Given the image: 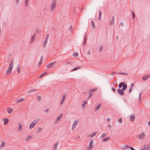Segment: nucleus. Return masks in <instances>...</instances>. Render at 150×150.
I'll list each match as a JSON object with an SVG mask.
<instances>
[{"label":"nucleus","mask_w":150,"mask_h":150,"mask_svg":"<svg viewBox=\"0 0 150 150\" xmlns=\"http://www.w3.org/2000/svg\"><path fill=\"white\" fill-rule=\"evenodd\" d=\"M93 143V139H91L90 141L89 145L87 148V150H92V149L94 147Z\"/></svg>","instance_id":"obj_1"},{"label":"nucleus","mask_w":150,"mask_h":150,"mask_svg":"<svg viewBox=\"0 0 150 150\" xmlns=\"http://www.w3.org/2000/svg\"><path fill=\"white\" fill-rule=\"evenodd\" d=\"M56 0H54L53 2H52L50 10L51 11H53L54 8L56 6Z\"/></svg>","instance_id":"obj_2"},{"label":"nucleus","mask_w":150,"mask_h":150,"mask_svg":"<svg viewBox=\"0 0 150 150\" xmlns=\"http://www.w3.org/2000/svg\"><path fill=\"white\" fill-rule=\"evenodd\" d=\"M77 122H78V121H74L72 126V130H73L76 127L78 124L77 123Z\"/></svg>","instance_id":"obj_3"},{"label":"nucleus","mask_w":150,"mask_h":150,"mask_svg":"<svg viewBox=\"0 0 150 150\" xmlns=\"http://www.w3.org/2000/svg\"><path fill=\"white\" fill-rule=\"evenodd\" d=\"M63 114H61L58 117H57V119H56L55 122V124H56L59 122V120L60 119L63 117Z\"/></svg>","instance_id":"obj_4"},{"label":"nucleus","mask_w":150,"mask_h":150,"mask_svg":"<svg viewBox=\"0 0 150 150\" xmlns=\"http://www.w3.org/2000/svg\"><path fill=\"white\" fill-rule=\"evenodd\" d=\"M49 37V34H47L46 36V37L45 38V40L44 42L43 46L44 47H45L46 46V44L47 43V41H48Z\"/></svg>","instance_id":"obj_5"},{"label":"nucleus","mask_w":150,"mask_h":150,"mask_svg":"<svg viewBox=\"0 0 150 150\" xmlns=\"http://www.w3.org/2000/svg\"><path fill=\"white\" fill-rule=\"evenodd\" d=\"M117 93L120 95L123 96L124 94V91H122L120 88H118L117 89Z\"/></svg>","instance_id":"obj_6"},{"label":"nucleus","mask_w":150,"mask_h":150,"mask_svg":"<svg viewBox=\"0 0 150 150\" xmlns=\"http://www.w3.org/2000/svg\"><path fill=\"white\" fill-rule=\"evenodd\" d=\"M14 61L13 60H11L10 62L9 65V68L13 69L14 66Z\"/></svg>","instance_id":"obj_7"},{"label":"nucleus","mask_w":150,"mask_h":150,"mask_svg":"<svg viewBox=\"0 0 150 150\" xmlns=\"http://www.w3.org/2000/svg\"><path fill=\"white\" fill-rule=\"evenodd\" d=\"M145 135L144 133H140L138 136L139 138L141 139H143L145 138Z\"/></svg>","instance_id":"obj_8"},{"label":"nucleus","mask_w":150,"mask_h":150,"mask_svg":"<svg viewBox=\"0 0 150 150\" xmlns=\"http://www.w3.org/2000/svg\"><path fill=\"white\" fill-rule=\"evenodd\" d=\"M130 119L131 121L133 122L134 121L135 118V115L134 114H132L130 115Z\"/></svg>","instance_id":"obj_9"},{"label":"nucleus","mask_w":150,"mask_h":150,"mask_svg":"<svg viewBox=\"0 0 150 150\" xmlns=\"http://www.w3.org/2000/svg\"><path fill=\"white\" fill-rule=\"evenodd\" d=\"M149 77H150V74L146 75L143 77L142 80L143 81H145Z\"/></svg>","instance_id":"obj_10"},{"label":"nucleus","mask_w":150,"mask_h":150,"mask_svg":"<svg viewBox=\"0 0 150 150\" xmlns=\"http://www.w3.org/2000/svg\"><path fill=\"white\" fill-rule=\"evenodd\" d=\"M12 69L9 68V67L8 68L6 71V76H8L11 73Z\"/></svg>","instance_id":"obj_11"},{"label":"nucleus","mask_w":150,"mask_h":150,"mask_svg":"<svg viewBox=\"0 0 150 150\" xmlns=\"http://www.w3.org/2000/svg\"><path fill=\"white\" fill-rule=\"evenodd\" d=\"M35 124L33 121H32L30 124L29 128L31 129L32 128H33L35 126Z\"/></svg>","instance_id":"obj_12"},{"label":"nucleus","mask_w":150,"mask_h":150,"mask_svg":"<svg viewBox=\"0 0 150 150\" xmlns=\"http://www.w3.org/2000/svg\"><path fill=\"white\" fill-rule=\"evenodd\" d=\"M54 64V62H52L47 65V67L48 68H50Z\"/></svg>","instance_id":"obj_13"},{"label":"nucleus","mask_w":150,"mask_h":150,"mask_svg":"<svg viewBox=\"0 0 150 150\" xmlns=\"http://www.w3.org/2000/svg\"><path fill=\"white\" fill-rule=\"evenodd\" d=\"M125 85H127L125 82H122L120 83L119 85V88H121L123 86Z\"/></svg>","instance_id":"obj_14"},{"label":"nucleus","mask_w":150,"mask_h":150,"mask_svg":"<svg viewBox=\"0 0 150 150\" xmlns=\"http://www.w3.org/2000/svg\"><path fill=\"white\" fill-rule=\"evenodd\" d=\"M115 22V18L114 16H112V19L111 20L110 22V25H113Z\"/></svg>","instance_id":"obj_15"},{"label":"nucleus","mask_w":150,"mask_h":150,"mask_svg":"<svg viewBox=\"0 0 150 150\" xmlns=\"http://www.w3.org/2000/svg\"><path fill=\"white\" fill-rule=\"evenodd\" d=\"M129 146L128 145H125L124 146V147L122 148V150H125L126 149H128L129 148Z\"/></svg>","instance_id":"obj_16"},{"label":"nucleus","mask_w":150,"mask_h":150,"mask_svg":"<svg viewBox=\"0 0 150 150\" xmlns=\"http://www.w3.org/2000/svg\"><path fill=\"white\" fill-rule=\"evenodd\" d=\"M101 106V104L100 103L98 105L95 107V111H97L99 110Z\"/></svg>","instance_id":"obj_17"},{"label":"nucleus","mask_w":150,"mask_h":150,"mask_svg":"<svg viewBox=\"0 0 150 150\" xmlns=\"http://www.w3.org/2000/svg\"><path fill=\"white\" fill-rule=\"evenodd\" d=\"M3 120L4 122V124L5 125L7 124L9 121V120L7 118H3Z\"/></svg>","instance_id":"obj_18"},{"label":"nucleus","mask_w":150,"mask_h":150,"mask_svg":"<svg viewBox=\"0 0 150 150\" xmlns=\"http://www.w3.org/2000/svg\"><path fill=\"white\" fill-rule=\"evenodd\" d=\"M5 146V143L4 141H2L0 146V148L1 149L3 148Z\"/></svg>","instance_id":"obj_19"},{"label":"nucleus","mask_w":150,"mask_h":150,"mask_svg":"<svg viewBox=\"0 0 150 150\" xmlns=\"http://www.w3.org/2000/svg\"><path fill=\"white\" fill-rule=\"evenodd\" d=\"M65 98V96L64 95L63 96L62 98V99L61 100V102H60V104L61 105H62L63 104V103L64 102Z\"/></svg>","instance_id":"obj_20"},{"label":"nucleus","mask_w":150,"mask_h":150,"mask_svg":"<svg viewBox=\"0 0 150 150\" xmlns=\"http://www.w3.org/2000/svg\"><path fill=\"white\" fill-rule=\"evenodd\" d=\"M18 129L19 131H21L22 129V124L20 123H18Z\"/></svg>","instance_id":"obj_21"},{"label":"nucleus","mask_w":150,"mask_h":150,"mask_svg":"<svg viewBox=\"0 0 150 150\" xmlns=\"http://www.w3.org/2000/svg\"><path fill=\"white\" fill-rule=\"evenodd\" d=\"M24 100V99L21 98L20 99H18L16 100V103H20Z\"/></svg>","instance_id":"obj_22"},{"label":"nucleus","mask_w":150,"mask_h":150,"mask_svg":"<svg viewBox=\"0 0 150 150\" xmlns=\"http://www.w3.org/2000/svg\"><path fill=\"white\" fill-rule=\"evenodd\" d=\"M35 35H36V33H35L33 34V35L32 36L31 38V41L33 42V41L35 39Z\"/></svg>","instance_id":"obj_23"},{"label":"nucleus","mask_w":150,"mask_h":150,"mask_svg":"<svg viewBox=\"0 0 150 150\" xmlns=\"http://www.w3.org/2000/svg\"><path fill=\"white\" fill-rule=\"evenodd\" d=\"M96 134V132H94V133H93L92 134H89L88 135V137H92L94 136H95Z\"/></svg>","instance_id":"obj_24"},{"label":"nucleus","mask_w":150,"mask_h":150,"mask_svg":"<svg viewBox=\"0 0 150 150\" xmlns=\"http://www.w3.org/2000/svg\"><path fill=\"white\" fill-rule=\"evenodd\" d=\"M81 68V67H80V66H78L77 67H74L73 69L71 71H74L77 70L78 69H80Z\"/></svg>","instance_id":"obj_25"},{"label":"nucleus","mask_w":150,"mask_h":150,"mask_svg":"<svg viewBox=\"0 0 150 150\" xmlns=\"http://www.w3.org/2000/svg\"><path fill=\"white\" fill-rule=\"evenodd\" d=\"M20 70H21L20 66L18 64L17 66V71L18 73H20Z\"/></svg>","instance_id":"obj_26"},{"label":"nucleus","mask_w":150,"mask_h":150,"mask_svg":"<svg viewBox=\"0 0 150 150\" xmlns=\"http://www.w3.org/2000/svg\"><path fill=\"white\" fill-rule=\"evenodd\" d=\"M7 111L8 113H11L12 112L13 110L11 108H8L7 109Z\"/></svg>","instance_id":"obj_27"},{"label":"nucleus","mask_w":150,"mask_h":150,"mask_svg":"<svg viewBox=\"0 0 150 150\" xmlns=\"http://www.w3.org/2000/svg\"><path fill=\"white\" fill-rule=\"evenodd\" d=\"M99 16H98V19L99 20H100V19H101V15H102L101 12L100 10H99Z\"/></svg>","instance_id":"obj_28"},{"label":"nucleus","mask_w":150,"mask_h":150,"mask_svg":"<svg viewBox=\"0 0 150 150\" xmlns=\"http://www.w3.org/2000/svg\"><path fill=\"white\" fill-rule=\"evenodd\" d=\"M146 150H150V143L146 145Z\"/></svg>","instance_id":"obj_29"},{"label":"nucleus","mask_w":150,"mask_h":150,"mask_svg":"<svg viewBox=\"0 0 150 150\" xmlns=\"http://www.w3.org/2000/svg\"><path fill=\"white\" fill-rule=\"evenodd\" d=\"M127 85H125L123 86V88L121 89V90L122 91H125V90H126V89L127 88Z\"/></svg>","instance_id":"obj_30"},{"label":"nucleus","mask_w":150,"mask_h":150,"mask_svg":"<svg viewBox=\"0 0 150 150\" xmlns=\"http://www.w3.org/2000/svg\"><path fill=\"white\" fill-rule=\"evenodd\" d=\"M110 137H108L103 139V140L104 142H106L110 140Z\"/></svg>","instance_id":"obj_31"},{"label":"nucleus","mask_w":150,"mask_h":150,"mask_svg":"<svg viewBox=\"0 0 150 150\" xmlns=\"http://www.w3.org/2000/svg\"><path fill=\"white\" fill-rule=\"evenodd\" d=\"M87 103V102L86 101H84L83 102V104L82 105V107L83 108L84 107H85Z\"/></svg>","instance_id":"obj_32"},{"label":"nucleus","mask_w":150,"mask_h":150,"mask_svg":"<svg viewBox=\"0 0 150 150\" xmlns=\"http://www.w3.org/2000/svg\"><path fill=\"white\" fill-rule=\"evenodd\" d=\"M98 89L97 88H96L92 89H91L89 90L90 91H91L92 92H94L96 91Z\"/></svg>","instance_id":"obj_33"},{"label":"nucleus","mask_w":150,"mask_h":150,"mask_svg":"<svg viewBox=\"0 0 150 150\" xmlns=\"http://www.w3.org/2000/svg\"><path fill=\"white\" fill-rule=\"evenodd\" d=\"M32 137L30 136H28L27 137L26 139V141H28L30 139H31Z\"/></svg>","instance_id":"obj_34"},{"label":"nucleus","mask_w":150,"mask_h":150,"mask_svg":"<svg viewBox=\"0 0 150 150\" xmlns=\"http://www.w3.org/2000/svg\"><path fill=\"white\" fill-rule=\"evenodd\" d=\"M39 120H40V118H38V119H36V120L33 121L34 122H35V123L36 124L37 123L39 122Z\"/></svg>","instance_id":"obj_35"},{"label":"nucleus","mask_w":150,"mask_h":150,"mask_svg":"<svg viewBox=\"0 0 150 150\" xmlns=\"http://www.w3.org/2000/svg\"><path fill=\"white\" fill-rule=\"evenodd\" d=\"M29 0H25V5L26 6H28V2Z\"/></svg>","instance_id":"obj_36"},{"label":"nucleus","mask_w":150,"mask_h":150,"mask_svg":"<svg viewBox=\"0 0 150 150\" xmlns=\"http://www.w3.org/2000/svg\"><path fill=\"white\" fill-rule=\"evenodd\" d=\"M69 30H70V32L71 33H72L73 30V29L72 28V25H71L70 26L69 28Z\"/></svg>","instance_id":"obj_37"},{"label":"nucleus","mask_w":150,"mask_h":150,"mask_svg":"<svg viewBox=\"0 0 150 150\" xmlns=\"http://www.w3.org/2000/svg\"><path fill=\"white\" fill-rule=\"evenodd\" d=\"M146 149V146L145 145H144L142 146L141 148L140 149V150H145Z\"/></svg>","instance_id":"obj_38"},{"label":"nucleus","mask_w":150,"mask_h":150,"mask_svg":"<svg viewBox=\"0 0 150 150\" xmlns=\"http://www.w3.org/2000/svg\"><path fill=\"white\" fill-rule=\"evenodd\" d=\"M91 24L92 25L93 27V28H94L95 25V24H94V22L93 21L91 20Z\"/></svg>","instance_id":"obj_39"},{"label":"nucleus","mask_w":150,"mask_h":150,"mask_svg":"<svg viewBox=\"0 0 150 150\" xmlns=\"http://www.w3.org/2000/svg\"><path fill=\"white\" fill-rule=\"evenodd\" d=\"M42 130V128L41 127H39L38 129V130L36 132L37 133H39Z\"/></svg>","instance_id":"obj_40"},{"label":"nucleus","mask_w":150,"mask_h":150,"mask_svg":"<svg viewBox=\"0 0 150 150\" xmlns=\"http://www.w3.org/2000/svg\"><path fill=\"white\" fill-rule=\"evenodd\" d=\"M36 90H33V89H32L31 90H30L28 92V93H30L31 92H33L34 91H36Z\"/></svg>","instance_id":"obj_41"},{"label":"nucleus","mask_w":150,"mask_h":150,"mask_svg":"<svg viewBox=\"0 0 150 150\" xmlns=\"http://www.w3.org/2000/svg\"><path fill=\"white\" fill-rule=\"evenodd\" d=\"M106 135V134L105 133H103L100 136V138H103L105 137Z\"/></svg>","instance_id":"obj_42"},{"label":"nucleus","mask_w":150,"mask_h":150,"mask_svg":"<svg viewBox=\"0 0 150 150\" xmlns=\"http://www.w3.org/2000/svg\"><path fill=\"white\" fill-rule=\"evenodd\" d=\"M93 95V94L92 93H90L89 95L88 98H91V97Z\"/></svg>","instance_id":"obj_43"},{"label":"nucleus","mask_w":150,"mask_h":150,"mask_svg":"<svg viewBox=\"0 0 150 150\" xmlns=\"http://www.w3.org/2000/svg\"><path fill=\"white\" fill-rule=\"evenodd\" d=\"M46 74V73L45 72V73H44L42 74L40 76H39V78H41L42 77V76H44V75H45Z\"/></svg>","instance_id":"obj_44"},{"label":"nucleus","mask_w":150,"mask_h":150,"mask_svg":"<svg viewBox=\"0 0 150 150\" xmlns=\"http://www.w3.org/2000/svg\"><path fill=\"white\" fill-rule=\"evenodd\" d=\"M58 145V144L57 142L54 145V146L53 147H54V148H56L57 147Z\"/></svg>","instance_id":"obj_45"},{"label":"nucleus","mask_w":150,"mask_h":150,"mask_svg":"<svg viewBox=\"0 0 150 150\" xmlns=\"http://www.w3.org/2000/svg\"><path fill=\"white\" fill-rule=\"evenodd\" d=\"M74 56L77 57L78 55V53L77 52H75L74 54Z\"/></svg>","instance_id":"obj_46"},{"label":"nucleus","mask_w":150,"mask_h":150,"mask_svg":"<svg viewBox=\"0 0 150 150\" xmlns=\"http://www.w3.org/2000/svg\"><path fill=\"white\" fill-rule=\"evenodd\" d=\"M119 74H122L123 75H127L128 74L125 73L120 72L118 73Z\"/></svg>","instance_id":"obj_47"},{"label":"nucleus","mask_w":150,"mask_h":150,"mask_svg":"<svg viewBox=\"0 0 150 150\" xmlns=\"http://www.w3.org/2000/svg\"><path fill=\"white\" fill-rule=\"evenodd\" d=\"M118 121L120 123H121L122 122V118H120L118 120Z\"/></svg>","instance_id":"obj_48"},{"label":"nucleus","mask_w":150,"mask_h":150,"mask_svg":"<svg viewBox=\"0 0 150 150\" xmlns=\"http://www.w3.org/2000/svg\"><path fill=\"white\" fill-rule=\"evenodd\" d=\"M103 46H101L100 47V48L99 49V50L100 51L101 50H103Z\"/></svg>","instance_id":"obj_49"},{"label":"nucleus","mask_w":150,"mask_h":150,"mask_svg":"<svg viewBox=\"0 0 150 150\" xmlns=\"http://www.w3.org/2000/svg\"><path fill=\"white\" fill-rule=\"evenodd\" d=\"M142 93H140L139 95V100H141V95H142Z\"/></svg>","instance_id":"obj_50"},{"label":"nucleus","mask_w":150,"mask_h":150,"mask_svg":"<svg viewBox=\"0 0 150 150\" xmlns=\"http://www.w3.org/2000/svg\"><path fill=\"white\" fill-rule=\"evenodd\" d=\"M112 91L114 92H115V91H116V90H115V88H114V87H113L112 88Z\"/></svg>","instance_id":"obj_51"},{"label":"nucleus","mask_w":150,"mask_h":150,"mask_svg":"<svg viewBox=\"0 0 150 150\" xmlns=\"http://www.w3.org/2000/svg\"><path fill=\"white\" fill-rule=\"evenodd\" d=\"M38 100H41V97L40 96H38Z\"/></svg>","instance_id":"obj_52"},{"label":"nucleus","mask_w":150,"mask_h":150,"mask_svg":"<svg viewBox=\"0 0 150 150\" xmlns=\"http://www.w3.org/2000/svg\"><path fill=\"white\" fill-rule=\"evenodd\" d=\"M132 15H133V18H133V19H134V17H135V15L134 14V13H133V11H132Z\"/></svg>","instance_id":"obj_53"},{"label":"nucleus","mask_w":150,"mask_h":150,"mask_svg":"<svg viewBox=\"0 0 150 150\" xmlns=\"http://www.w3.org/2000/svg\"><path fill=\"white\" fill-rule=\"evenodd\" d=\"M43 56H42L41 57L40 59V61H43Z\"/></svg>","instance_id":"obj_54"},{"label":"nucleus","mask_w":150,"mask_h":150,"mask_svg":"<svg viewBox=\"0 0 150 150\" xmlns=\"http://www.w3.org/2000/svg\"><path fill=\"white\" fill-rule=\"evenodd\" d=\"M86 34H85V37H84V40H86L87 39V37L86 36Z\"/></svg>","instance_id":"obj_55"},{"label":"nucleus","mask_w":150,"mask_h":150,"mask_svg":"<svg viewBox=\"0 0 150 150\" xmlns=\"http://www.w3.org/2000/svg\"><path fill=\"white\" fill-rule=\"evenodd\" d=\"M116 73V72H112L111 74V75H113L115 74Z\"/></svg>","instance_id":"obj_56"},{"label":"nucleus","mask_w":150,"mask_h":150,"mask_svg":"<svg viewBox=\"0 0 150 150\" xmlns=\"http://www.w3.org/2000/svg\"><path fill=\"white\" fill-rule=\"evenodd\" d=\"M86 40H84V41H83V45H85V44L86 42Z\"/></svg>","instance_id":"obj_57"},{"label":"nucleus","mask_w":150,"mask_h":150,"mask_svg":"<svg viewBox=\"0 0 150 150\" xmlns=\"http://www.w3.org/2000/svg\"><path fill=\"white\" fill-rule=\"evenodd\" d=\"M129 148L131 150H135L133 147H132L131 146L129 147Z\"/></svg>","instance_id":"obj_58"},{"label":"nucleus","mask_w":150,"mask_h":150,"mask_svg":"<svg viewBox=\"0 0 150 150\" xmlns=\"http://www.w3.org/2000/svg\"><path fill=\"white\" fill-rule=\"evenodd\" d=\"M108 127L110 129H111V127H112V126H111L110 125H108Z\"/></svg>","instance_id":"obj_59"},{"label":"nucleus","mask_w":150,"mask_h":150,"mask_svg":"<svg viewBox=\"0 0 150 150\" xmlns=\"http://www.w3.org/2000/svg\"><path fill=\"white\" fill-rule=\"evenodd\" d=\"M132 89H131V88H130L129 89V92L131 93V92H132Z\"/></svg>","instance_id":"obj_60"},{"label":"nucleus","mask_w":150,"mask_h":150,"mask_svg":"<svg viewBox=\"0 0 150 150\" xmlns=\"http://www.w3.org/2000/svg\"><path fill=\"white\" fill-rule=\"evenodd\" d=\"M49 109H46V110H45V112H46L47 113L49 111Z\"/></svg>","instance_id":"obj_61"},{"label":"nucleus","mask_w":150,"mask_h":150,"mask_svg":"<svg viewBox=\"0 0 150 150\" xmlns=\"http://www.w3.org/2000/svg\"><path fill=\"white\" fill-rule=\"evenodd\" d=\"M87 54H90V50L88 51H87Z\"/></svg>","instance_id":"obj_62"},{"label":"nucleus","mask_w":150,"mask_h":150,"mask_svg":"<svg viewBox=\"0 0 150 150\" xmlns=\"http://www.w3.org/2000/svg\"><path fill=\"white\" fill-rule=\"evenodd\" d=\"M42 61H40V62H39V65H41L42 64Z\"/></svg>","instance_id":"obj_63"},{"label":"nucleus","mask_w":150,"mask_h":150,"mask_svg":"<svg viewBox=\"0 0 150 150\" xmlns=\"http://www.w3.org/2000/svg\"><path fill=\"white\" fill-rule=\"evenodd\" d=\"M107 121L108 122H110V119L109 118H108L107 119Z\"/></svg>","instance_id":"obj_64"}]
</instances>
